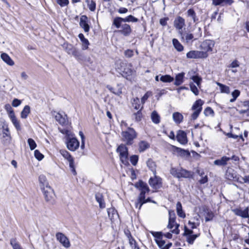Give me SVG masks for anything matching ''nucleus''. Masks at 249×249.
I'll return each instance as SVG.
<instances>
[{"label":"nucleus","mask_w":249,"mask_h":249,"mask_svg":"<svg viewBox=\"0 0 249 249\" xmlns=\"http://www.w3.org/2000/svg\"><path fill=\"white\" fill-rule=\"evenodd\" d=\"M38 180L39 182V185L41 190H42L43 187L50 186L47 181L46 178L44 175H40L38 178Z\"/></svg>","instance_id":"nucleus-34"},{"label":"nucleus","mask_w":249,"mask_h":249,"mask_svg":"<svg viewBox=\"0 0 249 249\" xmlns=\"http://www.w3.org/2000/svg\"><path fill=\"white\" fill-rule=\"evenodd\" d=\"M190 176V172L185 169H181L179 171L178 178H188Z\"/></svg>","instance_id":"nucleus-44"},{"label":"nucleus","mask_w":249,"mask_h":249,"mask_svg":"<svg viewBox=\"0 0 249 249\" xmlns=\"http://www.w3.org/2000/svg\"><path fill=\"white\" fill-rule=\"evenodd\" d=\"M194 231L192 230L189 229L186 226H184V231L183 235L187 237L188 236L193 234Z\"/></svg>","instance_id":"nucleus-55"},{"label":"nucleus","mask_w":249,"mask_h":249,"mask_svg":"<svg viewBox=\"0 0 249 249\" xmlns=\"http://www.w3.org/2000/svg\"><path fill=\"white\" fill-rule=\"evenodd\" d=\"M10 245L13 249H22L15 238H12L10 239Z\"/></svg>","instance_id":"nucleus-42"},{"label":"nucleus","mask_w":249,"mask_h":249,"mask_svg":"<svg viewBox=\"0 0 249 249\" xmlns=\"http://www.w3.org/2000/svg\"><path fill=\"white\" fill-rule=\"evenodd\" d=\"M169 221H168V224L167 226V228L171 229H172L174 226H175V229L171 231L172 233H175L176 234H178L179 233V230L178 229V227L179 226V225L178 224H177L175 222H171L170 225H169Z\"/></svg>","instance_id":"nucleus-33"},{"label":"nucleus","mask_w":249,"mask_h":249,"mask_svg":"<svg viewBox=\"0 0 249 249\" xmlns=\"http://www.w3.org/2000/svg\"><path fill=\"white\" fill-rule=\"evenodd\" d=\"M88 7L91 11H94L96 9V3L95 1L91 0L88 3Z\"/></svg>","instance_id":"nucleus-63"},{"label":"nucleus","mask_w":249,"mask_h":249,"mask_svg":"<svg viewBox=\"0 0 249 249\" xmlns=\"http://www.w3.org/2000/svg\"><path fill=\"white\" fill-rule=\"evenodd\" d=\"M185 73L184 72L179 73L176 75L175 77V81L174 82V85L178 86L182 84L184 81V77Z\"/></svg>","instance_id":"nucleus-29"},{"label":"nucleus","mask_w":249,"mask_h":249,"mask_svg":"<svg viewBox=\"0 0 249 249\" xmlns=\"http://www.w3.org/2000/svg\"><path fill=\"white\" fill-rule=\"evenodd\" d=\"M139 159V156L138 155H134L130 157V161L132 164L134 166L137 165Z\"/></svg>","instance_id":"nucleus-53"},{"label":"nucleus","mask_w":249,"mask_h":249,"mask_svg":"<svg viewBox=\"0 0 249 249\" xmlns=\"http://www.w3.org/2000/svg\"><path fill=\"white\" fill-rule=\"evenodd\" d=\"M121 66L123 68L120 70V73L123 77L128 79L129 77L132 75L133 73V71L131 69V65H126L124 63H121Z\"/></svg>","instance_id":"nucleus-10"},{"label":"nucleus","mask_w":249,"mask_h":249,"mask_svg":"<svg viewBox=\"0 0 249 249\" xmlns=\"http://www.w3.org/2000/svg\"><path fill=\"white\" fill-rule=\"evenodd\" d=\"M232 211L235 214L243 218H247L249 216L248 208H246L244 210H242L241 209H235L232 210Z\"/></svg>","instance_id":"nucleus-22"},{"label":"nucleus","mask_w":249,"mask_h":249,"mask_svg":"<svg viewBox=\"0 0 249 249\" xmlns=\"http://www.w3.org/2000/svg\"><path fill=\"white\" fill-rule=\"evenodd\" d=\"M108 217L112 219L113 215L116 213V211L114 208H109L107 210Z\"/></svg>","instance_id":"nucleus-61"},{"label":"nucleus","mask_w":249,"mask_h":249,"mask_svg":"<svg viewBox=\"0 0 249 249\" xmlns=\"http://www.w3.org/2000/svg\"><path fill=\"white\" fill-rule=\"evenodd\" d=\"M214 45V42L213 40L206 39L203 41L200 46V49L206 52L212 51Z\"/></svg>","instance_id":"nucleus-13"},{"label":"nucleus","mask_w":249,"mask_h":249,"mask_svg":"<svg viewBox=\"0 0 249 249\" xmlns=\"http://www.w3.org/2000/svg\"><path fill=\"white\" fill-rule=\"evenodd\" d=\"M138 21V18L134 17L132 15H129L125 18H122L121 17H116L114 18L112 25L116 27L117 29H119L120 27V24L123 22H136Z\"/></svg>","instance_id":"nucleus-5"},{"label":"nucleus","mask_w":249,"mask_h":249,"mask_svg":"<svg viewBox=\"0 0 249 249\" xmlns=\"http://www.w3.org/2000/svg\"><path fill=\"white\" fill-rule=\"evenodd\" d=\"M151 119L152 122L155 124H159L160 122V117L158 113L154 110L151 114Z\"/></svg>","instance_id":"nucleus-32"},{"label":"nucleus","mask_w":249,"mask_h":249,"mask_svg":"<svg viewBox=\"0 0 249 249\" xmlns=\"http://www.w3.org/2000/svg\"><path fill=\"white\" fill-rule=\"evenodd\" d=\"M122 140L127 145L133 143L134 140L136 138L137 134L135 130L131 127H128L126 130L122 131L121 133Z\"/></svg>","instance_id":"nucleus-1"},{"label":"nucleus","mask_w":249,"mask_h":249,"mask_svg":"<svg viewBox=\"0 0 249 249\" xmlns=\"http://www.w3.org/2000/svg\"><path fill=\"white\" fill-rule=\"evenodd\" d=\"M174 26L178 30V34L180 33L185 26V19L180 16L178 17L174 21Z\"/></svg>","instance_id":"nucleus-15"},{"label":"nucleus","mask_w":249,"mask_h":249,"mask_svg":"<svg viewBox=\"0 0 249 249\" xmlns=\"http://www.w3.org/2000/svg\"><path fill=\"white\" fill-rule=\"evenodd\" d=\"M107 88L109 91L115 95L119 96L122 93V89L120 88L115 89L114 88L109 85H107Z\"/></svg>","instance_id":"nucleus-45"},{"label":"nucleus","mask_w":249,"mask_h":249,"mask_svg":"<svg viewBox=\"0 0 249 249\" xmlns=\"http://www.w3.org/2000/svg\"><path fill=\"white\" fill-rule=\"evenodd\" d=\"M134 187L138 189L140 191L137 199H142L144 198V196H145L146 193H149L150 189L147 184L143 182L142 180H139V181L136 182L134 184Z\"/></svg>","instance_id":"nucleus-2"},{"label":"nucleus","mask_w":249,"mask_h":249,"mask_svg":"<svg viewBox=\"0 0 249 249\" xmlns=\"http://www.w3.org/2000/svg\"><path fill=\"white\" fill-rule=\"evenodd\" d=\"M11 116L9 117L11 122L18 131L21 130V126L19 121L17 119L15 113L12 112Z\"/></svg>","instance_id":"nucleus-30"},{"label":"nucleus","mask_w":249,"mask_h":249,"mask_svg":"<svg viewBox=\"0 0 249 249\" xmlns=\"http://www.w3.org/2000/svg\"><path fill=\"white\" fill-rule=\"evenodd\" d=\"M191 79H192L193 81L196 83L198 86H199L201 81L200 77L197 75H194L192 76Z\"/></svg>","instance_id":"nucleus-59"},{"label":"nucleus","mask_w":249,"mask_h":249,"mask_svg":"<svg viewBox=\"0 0 249 249\" xmlns=\"http://www.w3.org/2000/svg\"><path fill=\"white\" fill-rule=\"evenodd\" d=\"M147 165L149 169L151 170V171L153 173L154 175H155L156 174L155 163L152 160H148L147 162Z\"/></svg>","instance_id":"nucleus-46"},{"label":"nucleus","mask_w":249,"mask_h":249,"mask_svg":"<svg viewBox=\"0 0 249 249\" xmlns=\"http://www.w3.org/2000/svg\"><path fill=\"white\" fill-rule=\"evenodd\" d=\"M216 84L219 87L220 92L221 93L226 94H229L230 93V89L229 87L219 82H217Z\"/></svg>","instance_id":"nucleus-38"},{"label":"nucleus","mask_w":249,"mask_h":249,"mask_svg":"<svg viewBox=\"0 0 249 249\" xmlns=\"http://www.w3.org/2000/svg\"><path fill=\"white\" fill-rule=\"evenodd\" d=\"M190 87L191 90L195 95H197L198 94L199 91L198 89L193 83H191L190 84Z\"/></svg>","instance_id":"nucleus-57"},{"label":"nucleus","mask_w":249,"mask_h":249,"mask_svg":"<svg viewBox=\"0 0 249 249\" xmlns=\"http://www.w3.org/2000/svg\"><path fill=\"white\" fill-rule=\"evenodd\" d=\"M141 110L142 109H140L137 112L133 114V115L135 117V120L137 122H139L142 120V113Z\"/></svg>","instance_id":"nucleus-52"},{"label":"nucleus","mask_w":249,"mask_h":249,"mask_svg":"<svg viewBox=\"0 0 249 249\" xmlns=\"http://www.w3.org/2000/svg\"><path fill=\"white\" fill-rule=\"evenodd\" d=\"M0 57L5 63L9 66H13L15 64L14 61L6 53H2L0 55Z\"/></svg>","instance_id":"nucleus-26"},{"label":"nucleus","mask_w":249,"mask_h":249,"mask_svg":"<svg viewBox=\"0 0 249 249\" xmlns=\"http://www.w3.org/2000/svg\"><path fill=\"white\" fill-rule=\"evenodd\" d=\"M197 51H191L187 53L186 56L188 58L196 59Z\"/></svg>","instance_id":"nucleus-51"},{"label":"nucleus","mask_w":249,"mask_h":249,"mask_svg":"<svg viewBox=\"0 0 249 249\" xmlns=\"http://www.w3.org/2000/svg\"><path fill=\"white\" fill-rule=\"evenodd\" d=\"M172 43L174 48L178 52H181L184 49V47L178 41L176 38H173L172 40Z\"/></svg>","instance_id":"nucleus-37"},{"label":"nucleus","mask_w":249,"mask_h":249,"mask_svg":"<svg viewBox=\"0 0 249 249\" xmlns=\"http://www.w3.org/2000/svg\"><path fill=\"white\" fill-rule=\"evenodd\" d=\"M204 113L205 116H208L210 115H213L214 111L211 107H207L204 111Z\"/></svg>","instance_id":"nucleus-58"},{"label":"nucleus","mask_w":249,"mask_h":249,"mask_svg":"<svg viewBox=\"0 0 249 249\" xmlns=\"http://www.w3.org/2000/svg\"><path fill=\"white\" fill-rule=\"evenodd\" d=\"M57 3L61 7H64L69 4L68 0H56Z\"/></svg>","instance_id":"nucleus-64"},{"label":"nucleus","mask_w":249,"mask_h":249,"mask_svg":"<svg viewBox=\"0 0 249 249\" xmlns=\"http://www.w3.org/2000/svg\"><path fill=\"white\" fill-rule=\"evenodd\" d=\"M177 141L181 144L184 145L188 142L186 133L183 130H179L176 136Z\"/></svg>","instance_id":"nucleus-20"},{"label":"nucleus","mask_w":249,"mask_h":249,"mask_svg":"<svg viewBox=\"0 0 249 249\" xmlns=\"http://www.w3.org/2000/svg\"><path fill=\"white\" fill-rule=\"evenodd\" d=\"M133 107L136 110L142 109L143 108L142 106H141L140 101L139 98L136 97L134 98L132 101Z\"/></svg>","instance_id":"nucleus-39"},{"label":"nucleus","mask_w":249,"mask_h":249,"mask_svg":"<svg viewBox=\"0 0 249 249\" xmlns=\"http://www.w3.org/2000/svg\"><path fill=\"white\" fill-rule=\"evenodd\" d=\"M150 147L149 144L145 141H142L139 143V151L142 152Z\"/></svg>","instance_id":"nucleus-36"},{"label":"nucleus","mask_w":249,"mask_h":249,"mask_svg":"<svg viewBox=\"0 0 249 249\" xmlns=\"http://www.w3.org/2000/svg\"><path fill=\"white\" fill-rule=\"evenodd\" d=\"M160 80L164 83H170L174 80V78L170 75H162L160 78Z\"/></svg>","instance_id":"nucleus-43"},{"label":"nucleus","mask_w":249,"mask_h":249,"mask_svg":"<svg viewBox=\"0 0 249 249\" xmlns=\"http://www.w3.org/2000/svg\"><path fill=\"white\" fill-rule=\"evenodd\" d=\"M170 174L174 177L178 178L179 171L175 168H172L170 170Z\"/></svg>","instance_id":"nucleus-60"},{"label":"nucleus","mask_w":249,"mask_h":249,"mask_svg":"<svg viewBox=\"0 0 249 249\" xmlns=\"http://www.w3.org/2000/svg\"><path fill=\"white\" fill-rule=\"evenodd\" d=\"M35 158L38 160H41L44 158V155L41 154L38 150H36L34 152Z\"/></svg>","instance_id":"nucleus-56"},{"label":"nucleus","mask_w":249,"mask_h":249,"mask_svg":"<svg viewBox=\"0 0 249 249\" xmlns=\"http://www.w3.org/2000/svg\"><path fill=\"white\" fill-rule=\"evenodd\" d=\"M208 56L207 52L206 51H197L196 58H206Z\"/></svg>","instance_id":"nucleus-50"},{"label":"nucleus","mask_w":249,"mask_h":249,"mask_svg":"<svg viewBox=\"0 0 249 249\" xmlns=\"http://www.w3.org/2000/svg\"><path fill=\"white\" fill-rule=\"evenodd\" d=\"M151 234L155 238V239H161L162 237V232L160 231H151Z\"/></svg>","instance_id":"nucleus-54"},{"label":"nucleus","mask_w":249,"mask_h":249,"mask_svg":"<svg viewBox=\"0 0 249 249\" xmlns=\"http://www.w3.org/2000/svg\"><path fill=\"white\" fill-rule=\"evenodd\" d=\"M172 149L174 152L178 154V156L187 159L190 157V153L188 150H185L174 145H172Z\"/></svg>","instance_id":"nucleus-16"},{"label":"nucleus","mask_w":249,"mask_h":249,"mask_svg":"<svg viewBox=\"0 0 249 249\" xmlns=\"http://www.w3.org/2000/svg\"><path fill=\"white\" fill-rule=\"evenodd\" d=\"M67 146L71 151H75L79 146V142L75 138H68Z\"/></svg>","instance_id":"nucleus-12"},{"label":"nucleus","mask_w":249,"mask_h":249,"mask_svg":"<svg viewBox=\"0 0 249 249\" xmlns=\"http://www.w3.org/2000/svg\"><path fill=\"white\" fill-rule=\"evenodd\" d=\"M60 153L69 162V167L71 171L74 175L76 174V170L74 165V160L71 154L65 150H60Z\"/></svg>","instance_id":"nucleus-9"},{"label":"nucleus","mask_w":249,"mask_h":249,"mask_svg":"<svg viewBox=\"0 0 249 249\" xmlns=\"http://www.w3.org/2000/svg\"><path fill=\"white\" fill-rule=\"evenodd\" d=\"M79 25L80 27L83 28L85 33H88L90 29V27L89 24V20L88 17L85 15H83L81 17L79 22Z\"/></svg>","instance_id":"nucleus-19"},{"label":"nucleus","mask_w":249,"mask_h":249,"mask_svg":"<svg viewBox=\"0 0 249 249\" xmlns=\"http://www.w3.org/2000/svg\"><path fill=\"white\" fill-rule=\"evenodd\" d=\"M173 119L177 124H179L182 122L183 116L179 112H176L173 114Z\"/></svg>","instance_id":"nucleus-35"},{"label":"nucleus","mask_w":249,"mask_h":249,"mask_svg":"<svg viewBox=\"0 0 249 249\" xmlns=\"http://www.w3.org/2000/svg\"><path fill=\"white\" fill-rule=\"evenodd\" d=\"M149 202H151L150 198L148 197L146 199L145 196H144V198L142 199H137L135 203V205L136 208L140 210L143 204Z\"/></svg>","instance_id":"nucleus-28"},{"label":"nucleus","mask_w":249,"mask_h":249,"mask_svg":"<svg viewBox=\"0 0 249 249\" xmlns=\"http://www.w3.org/2000/svg\"><path fill=\"white\" fill-rule=\"evenodd\" d=\"M149 184L153 189H159L161 187V179L155 175L154 178H150Z\"/></svg>","instance_id":"nucleus-14"},{"label":"nucleus","mask_w":249,"mask_h":249,"mask_svg":"<svg viewBox=\"0 0 249 249\" xmlns=\"http://www.w3.org/2000/svg\"><path fill=\"white\" fill-rule=\"evenodd\" d=\"M225 178L228 180H233L236 178V171L231 168H228L225 173Z\"/></svg>","instance_id":"nucleus-23"},{"label":"nucleus","mask_w":249,"mask_h":249,"mask_svg":"<svg viewBox=\"0 0 249 249\" xmlns=\"http://www.w3.org/2000/svg\"><path fill=\"white\" fill-rule=\"evenodd\" d=\"M5 109L6 111L9 113V116H11L12 112L14 113V110H13L12 107L9 104H6L5 105Z\"/></svg>","instance_id":"nucleus-62"},{"label":"nucleus","mask_w":249,"mask_h":249,"mask_svg":"<svg viewBox=\"0 0 249 249\" xmlns=\"http://www.w3.org/2000/svg\"><path fill=\"white\" fill-rule=\"evenodd\" d=\"M203 103L204 102L201 99H198L194 103L192 107V109L194 110V112L191 115L192 119L195 120L197 119L202 110V106Z\"/></svg>","instance_id":"nucleus-6"},{"label":"nucleus","mask_w":249,"mask_h":249,"mask_svg":"<svg viewBox=\"0 0 249 249\" xmlns=\"http://www.w3.org/2000/svg\"><path fill=\"white\" fill-rule=\"evenodd\" d=\"M120 29L118 32L124 36H129L132 32V29L129 25L126 23L120 24Z\"/></svg>","instance_id":"nucleus-18"},{"label":"nucleus","mask_w":249,"mask_h":249,"mask_svg":"<svg viewBox=\"0 0 249 249\" xmlns=\"http://www.w3.org/2000/svg\"><path fill=\"white\" fill-rule=\"evenodd\" d=\"M168 213H169L168 221H169V224H170L171 222H175L176 216V214H175L174 211L173 210H169Z\"/></svg>","instance_id":"nucleus-47"},{"label":"nucleus","mask_w":249,"mask_h":249,"mask_svg":"<svg viewBox=\"0 0 249 249\" xmlns=\"http://www.w3.org/2000/svg\"><path fill=\"white\" fill-rule=\"evenodd\" d=\"M27 142L31 150L35 149L36 147V144L35 141L32 138H29L27 140Z\"/></svg>","instance_id":"nucleus-48"},{"label":"nucleus","mask_w":249,"mask_h":249,"mask_svg":"<svg viewBox=\"0 0 249 249\" xmlns=\"http://www.w3.org/2000/svg\"><path fill=\"white\" fill-rule=\"evenodd\" d=\"M41 190L44 194L45 200L50 204H53L54 203V194L52 188L50 186H47L43 187Z\"/></svg>","instance_id":"nucleus-7"},{"label":"nucleus","mask_w":249,"mask_h":249,"mask_svg":"<svg viewBox=\"0 0 249 249\" xmlns=\"http://www.w3.org/2000/svg\"><path fill=\"white\" fill-rule=\"evenodd\" d=\"M30 107L28 105L25 106L21 112V118L23 119H26L27 117L28 114L30 113Z\"/></svg>","instance_id":"nucleus-40"},{"label":"nucleus","mask_w":249,"mask_h":249,"mask_svg":"<svg viewBox=\"0 0 249 249\" xmlns=\"http://www.w3.org/2000/svg\"><path fill=\"white\" fill-rule=\"evenodd\" d=\"M63 47L69 54H72L78 60L82 59V54L72 45L64 43Z\"/></svg>","instance_id":"nucleus-4"},{"label":"nucleus","mask_w":249,"mask_h":249,"mask_svg":"<svg viewBox=\"0 0 249 249\" xmlns=\"http://www.w3.org/2000/svg\"><path fill=\"white\" fill-rule=\"evenodd\" d=\"M176 210L178 216L181 218H185V213L182 210V205L180 202L178 201L176 205Z\"/></svg>","instance_id":"nucleus-31"},{"label":"nucleus","mask_w":249,"mask_h":249,"mask_svg":"<svg viewBox=\"0 0 249 249\" xmlns=\"http://www.w3.org/2000/svg\"><path fill=\"white\" fill-rule=\"evenodd\" d=\"M2 129H3V137L9 136L10 133H9V128L8 127V125L4 122L3 123V124L2 125Z\"/></svg>","instance_id":"nucleus-49"},{"label":"nucleus","mask_w":249,"mask_h":249,"mask_svg":"<svg viewBox=\"0 0 249 249\" xmlns=\"http://www.w3.org/2000/svg\"><path fill=\"white\" fill-rule=\"evenodd\" d=\"M181 36V41H185L187 43H190L193 40H196L197 38H194V35L190 32H187L185 29L180 33H179Z\"/></svg>","instance_id":"nucleus-11"},{"label":"nucleus","mask_w":249,"mask_h":249,"mask_svg":"<svg viewBox=\"0 0 249 249\" xmlns=\"http://www.w3.org/2000/svg\"><path fill=\"white\" fill-rule=\"evenodd\" d=\"M55 118L56 121L62 125H65L68 124V117L65 114L63 115L60 113L57 112L55 115Z\"/></svg>","instance_id":"nucleus-21"},{"label":"nucleus","mask_w":249,"mask_h":249,"mask_svg":"<svg viewBox=\"0 0 249 249\" xmlns=\"http://www.w3.org/2000/svg\"><path fill=\"white\" fill-rule=\"evenodd\" d=\"M78 37L82 42V49L84 50L88 49L89 45V40L85 37L84 35L82 33L78 35Z\"/></svg>","instance_id":"nucleus-27"},{"label":"nucleus","mask_w":249,"mask_h":249,"mask_svg":"<svg viewBox=\"0 0 249 249\" xmlns=\"http://www.w3.org/2000/svg\"><path fill=\"white\" fill-rule=\"evenodd\" d=\"M199 235L200 233H198L188 236L187 237H186V241L189 244L192 245L194 244L196 239L199 237Z\"/></svg>","instance_id":"nucleus-41"},{"label":"nucleus","mask_w":249,"mask_h":249,"mask_svg":"<svg viewBox=\"0 0 249 249\" xmlns=\"http://www.w3.org/2000/svg\"><path fill=\"white\" fill-rule=\"evenodd\" d=\"M116 151L119 153L121 161L125 164L128 159V152L127 147L125 144H121L118 147Z\"/></svg>","instance_id":"nucleus-8"},{"label":"nucleus","mask_w":249,"mask_h":249,"mask_svg":"<svg viewBox=\"0 0 249 249\" xmlns=\"http://www.w3.org/2000/svg\"><path fill=\"white\" fill-rule=\"evenodd\" d=\"M230 160L229 157L223 156L221 159L215 160L213 162L214 164L218 166H225L227 164V162Z\"/></svg>","instance_id":"nucleus-25"},{"label":"nucleus","mask_w":249,"mask_h":249,"mask_svg":"<svg viewBox=\"0 0 249 249\" xmlns=\"http://www.w3.org/2000/svg\"><path fill=\"white\" fill-rule=\"evenodd\" d=\"M95 199L99 204V207L101 209H104L106 207V204L104 201L103 196L102 194L98 193L95 195Z\"/></svg>","instance_id":"nucleus-24"},{"label":"nucleus","mask_w":249,"mask_h":249,"mask_svg":"<svg viewBox=\"0 0 249 249\" xmlns=\"http://www.w3.org/2000/svg\"><path fill=\"white\" fill-rule=\"evenodd\" d=\"M236 109L239 114H245L246 116L249 117V100L238 101Z\"/></svg>","instance_id":"nucleus-3"},{"label":"nucleus","mask_w":249,"mask_h":249,"mask_svg":"<svg viewBox=\"0 0 249 249\" xmlns=\"http://www.w3.org/2000/svg\"><path fill=\"white\" fill-rule=\"evenodd\" d=\"M56 238L64 247L69 248L70 247L71 244L69 239L63 233L57 232L56 234Z\"/></svg>","instance_id":"nucleus-17"}]
</instances>
